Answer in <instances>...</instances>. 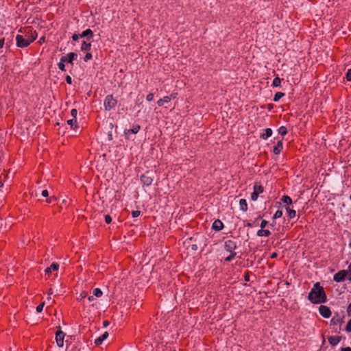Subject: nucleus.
Segmentation results:
<instances>
[{
  "label": "nucleus",
  "mask_w": 351,
  "mask_h": 351,
  "mask_svg": "<svg viewBox=\"0 0 351 351\" xmlns=\"http://www.w3.org/2000/svg\"><path fill=\"white\" fill-rule=\"evenodd\" d=\"M19 32L23 33V30L22 29H20ZM24 33H25V36L19 34L16 36V46L21 48L29 46L30 43L36 40L38 36L36 31L33 32L30 29H25Z\"/></svg>",
  "instance_id": "nucleus-1"
},
{
  "label": "nucleus",
  "mask_w": 351,
  "mask_h": 351,
  "mask_svg": "<svg viewBox=\"0 0 351 351\" xmlns=\"http://www.w3.org/2000/svg\"><path fill=\"white\" fill-rule=\"evenodd\" d=\"M308 299L313 304L324 303L326 301V295L319 282H316L308 295Z\"/></svg>",
  "instance_id": "nucleus-2"
},
{
  "label": "nucleus",
  "mask_w": 351,
  "mask_h": 351,
  "mask_svg": "<svg viewBox=\"0 0 351 351\" xmlns=\"http://www.w3.org/2000/svg\"><path fill=\"white\" fill-rule=\"evenodd\" d=\"M117 104V100L112 95H107L104 100V107L106 110H110Z\"/></svg>",
  "instance_id": "nucleus-3"
},
{
  "label": "nucleus",
  "mask_w": 351,
  "mask_h": 351,
  "mask_svg": "<svg viewBox=\"0 0 351 351\" xmlns=\"http://www.w3.org/2000/svg\"><path fill=\"white\" fill-rule=\"evenodd\" d=\"M263 189L259 183H255L254 186V191L251 194V199L253 201H256L258 199V195L263 193Z\"/></svg>",
  "instance_id": "nucleus-4"
},
{
  "label": "nucleus",
  "mask_w": 351,
  "mask_h": 351,
  "mask_svg": "<svg viewBox=\"0 0 351 351\" xmlns=\"http://www.w3.org/2000/svg\"><path fill=\"white\" fill-rule=\"evenodd\" d=\"M65 337V333L62 331H56V341L57 343V346L60 348L63 347L64 346V339Z\"/></svg>",
  "instance_id": "nucleus-5"
},
{
  "label": "nucleus",
  "mask_w": 351,
  "mask_h": 351,
  "mask_svg": "<svg viewBox=\"0 0 351 351\" xmlns=\"http://www.w3.org/2000/svg\"><path fill=\"white\" fill-rule=\"evenodd\" d=\"M141 180L142 183L145 186H150L153 182V178L151 176L149 172L141 175Z\"/></svg>",
  "instance_id": "nucleus-6"
},
{
  "label": "nucleus",
  "mask_w": 351,
  "mask_h": 351,
  "mask_svg": "<svg viewBox=\"0 0 351 351\" xmlns=\"http://www.w3.org/2000/svg\"><path fill=\"white\" fill-rule=\"evenodd\" d=\"M319 312L320 315L325 318H328L331 315V311L327 306L321 305L319 307Z\"/></svg>",
  "instance_id": "nucleus-7"
},
{
  "label": "nucleus",
  "mask_w": 351,
  "mask_h": 351,
  "mask_svg": "<svg viewBox=\"0 0 351 351\" xmlns=\"http://www.w3.org/2000/svg\"><path fill=\"white\" fill-rule=\"evenodd\" d=\"M224 248L226 251L232 252H234V250L237 248V244L235 241L232 240H227L225 241Z\"/></svg>",
  "instance_id": "nucleus-8"
},
{
  "label": "nucleus",
  "mask_w": 351,
  "mask_h": 351,
  "mask_svg": "<svg viewBox=\"0 0 351 351\" xmlns=\"http://www.w3.org/2000/svg\"><path fill=\"white\" fill-rule=\"evenodd\" d=\"M347 271L341 270L334 275L333 280L336 282H342L347 276Z\"/></svg>",
  "instance_id": "nucleus-9"
},
{
  "label": "nucleus",
  "mask_w": 351,
  "mask_h": 351,
  "mask_svg": "<svg viewBox=\"0 0 351 351\" xmlns=\"http://www.w3.org/2000/svg\"><path fill=\"white\" fill-rule=\"evenodd\" d=\"M140 128H140L139 125H134L132 129L125 130V134L126 136V138H129L130 134H136V133H138L139 130H140Z\"/></svg>",
  "instance_id": "nucleus-10"
},
{
  "label": "nucleus",
  "mask_w": 351,
  "mask_h": 351,
  "mask_svg": "<svg viewBox=\"0 0 351 351\" xmlns=\"http://www.w3.org/2000/svg\"><path fill=\"white\" fill-rule=\"evenodd\" d=\"M93 32L90 29H87L80 34L81 38H86L87 40H90L93 37Z\"/></svg>",
  "instance_id": "nucleus-11"
},
{
  "label": "nucleus",
  "mask_w": 351,
  "mask_h": 351,
  "mask_svg": "<svg viewBox=\"0 0 351 351\" xmlns=\"http://www.w3.org/2000/svg\"><path fill=\"white\" fill-rule=\"evenodd\" d=\"M223 224L219 219H216L212 226V228L215 231H220L223 229Z\"/></svg>",
  "instance_id": "nucleus-12"
},
{
  "label": "nucleus",
  "mask_w": 351,
  "mask_h": 351,
  "mask_svg": "<svg viewBox=\"0 0 351 351\" xmlns=\"http://www.w3.org/2000/svg\"><path fill=\"white\" fill-rule=\"evenodd\" d=\"M341 337L339 336H331L328 338V342L330 345L335 346L337 345L341 341Z\"/></svg>",
  "instance_id": "nucleus-13"
},
{
  "label": "nucleus",
  "mask_w": 351,
  "mask_h": 351,
  "mask_svg": "<svg viewBox=\"0 0 351 351\" xmlns=\"http://www.w3.org/2000/svg\"><path fill=\"white\" fill-rule=\"evenodd\" d=\"M282 141H278L277 144L274 147L273 152L274 154L278 155L280 153L282 149Z\"/></svg>",
  "instance_id": "nucleus-14"
},
{
  "label": "nucleus",
  "mask_w": 351,
  "mask_h": 351,
  "mask_svg": "<svg viewBox=\"0 0 351 351\" xmlns=\"http://www.w3.org/2000/svg\"><path fill=\"white\" fill-rule=\"evenodd\" d=\"M108 337V332H105L102 335L95 340V343L97 346L101 345L103 341Z\"/></svg>",
  "instance_id": "nucleus-15"
},
{
  "label": "nucleus",
  "mask_w": 351,
  "mask_h": 351,
  "mask_svg": "<svg viewBox=\"0 0 351 351\" xmlns=\"http://www.w3.org/2000/svg\"><path fill=\"white\" fill-rule=\"evenodd\" d=\"M91 48V42L90 40H84L83 41L82 45H81V50L82 51H89Z\"/></svg>",
  "instance_id": "nucleus-16"
},
{
  "label": "nucleus",
  "mask_w": 351,
  "mask_h": 351,
  "mask_svg": "<svg viewBox=\"0 0 351 351\" xmlns=\"http://www.w3.org/2000/svg\"><path fill=\"white\" fill-rule=\"evenodd\" d=\"M271 234V232L268 230H263V228H261V230H258L257 235L258 237H269Z\"/></svg>",
  "instance_id": "nucleus-17"
},
{
  "label": "nucleus",
  "mask_w": 351,
  "mask_h": 351,
  "mask_svg": "<svg viewBox=\"0 0 351 351\" xmlns=\"http://www.w3.org/2000/svg\"><path fill=\"white\" fill-rule=\"evenodd\" d=\"M77 57V53H74V52H71L67 54V58H68V60H67V63H69L71 64H73V61L76 59Z\"/></svg>",
  "instance_id": "nucleus-18"
},
{
  "label": "nucleus",
  "mask_w": 351,
  "mask_h": 351,
  "mask_svg": "<svg viewBox=\"0 0 351 351\" xmlns=\"http://www.w3.org/2000/svg\"><path fill=\"white\" fill-rule=\"evenodd\" d=\"M170 101H171V97H169L168 96H165L162 99H160L157 101V104L158 105V106H162L165 103H169Z\"/></svg>",
  "instance_id": "nucleus-19"
},
{
  "label": "nucleus",
  "mask_w": 351,
  "mask_h": 351,
  "mask_svg": "<svg viewBox=\"0 0 351 351\" xmlns=\"http://www.w3.org/2000/svg\"><path fill=\"white\" fill-rule=\"evenodd\" d=\"M239 205H240V208H241V210H243V212L247 211V202H246V200L245 199H240Z\"/></svg>",
  "instance_id": "nucleus-20"
},
{
  "label": "nucleus",
  "mask_w": 351,
  "mask_h": 351,
  "mask_svg": "<svg viewBox=\"0 0 351 351\" xmlns=\"http://www.w3.org/2000/svg\"><path fill=\"white\" fill-rule=\"evenodd\" d=\"M272 134V130L271 128H267L265 130V132L261 134V138L263 139H267Z\"/></svg>",
  "instance_id": "nucleus-21"
},
{
  "label": "nucleus",
  "mask_w": 351,
  "mask_h": 351,
  "mask_svg": "<svg viewBox=\"0 0 351 351\" xmlns=\"http://www.w3.org/2000/svg\"><path fill=\"white\" fill-rule=\"evenodd\" d=\"M286 210L288 213V216L289 218L292 219L295 217L296 212L295 210L291 209L289 207H287Z\"/></svg>",
  "instance_id": "nucleus-22"
},
{
  "label": "nucleus",
  "mask_w": 351,
  "mask_h": 351,
  "mask_svg": "<svg viewBox=\"0 0 351 351\" xmlns=\"http://www.w3.org/2000/svg\"><path fill=\"white\" fill-rule=\"evenodd\" d=\"M284 95H285V94L283 93H281V92L276 93L274 95V101L276 102L279 101Z\"/></svg>",
  "instance_id": "nucleus-23"
},
{
  "label": "nucleus",
  "mask_w": 351,
  "mask_h": 351,
  "mask_svg": "<svg viewBox=\"0 0 351 351\" xmlns=\"http://www.w3.org/2000/svg\"><path fill=\"white\" fill-rule=\"evenodd\" d=\"M282 201L287 204H291L292 203L291 197L288 195H283L282 197Z\"/></svg>",
  "instance_id": "nucleus-24"
},
{
  "label": "nucleus",
  "mask_w": 351,
  "mask_h": 351,
  "mask_svg": "<svg viewBox=\"0 0 351 351\" xmlns=\"http://www.w3.org/2000/svg\"><path fill=\"white\" fill-rule=\"evenodd\" d=\"M278 133L281 134L282 136H285L287 133V128L285 126H281L278 129Z\"/></svg>",
  "instance_id": "nucleus-25"
},
{
  "label": "nucleus",
  "mask_w": 351,
  "mask_h": 351,
  "mask_svg": "<svg viewBox=\"0 0 351 351\" xmlns=\"http://www.w3.org/2000/svg\"><path fill=\"white\" fill-rule=\"evenodd\" d=\"M280 83H281V80L278 77H275L273 80V86L275 87L280 86Z\"/></svg>",
  "instance_id": "nucleus-26"
},
{
  "label": "nucleus",
  "mask_w": 351,
  "mask_h": 351,
  "mask_svg": "<svg viewBox=\"0 0 351 351\" xmlns=\"http://www.w3.org/2000/svg\"><path fill=\"white\" fill-rule=\"evenodd\" d=\"M93 295L96 297H101L102 295V291L100 289L96 288L93 290Z\"/></svg>",
  "instance_id": "nucleus-27"
},
{
  "label": "nucleus",
  "mask_w": 351,
  "mask_h": 351,
  "mask_svg": "<svg viewBox=\"0 0 351 351\" xmlns=\"http://www.w3.org/2000/svg\"><path fill=\"white\" fill-rule=\"evenodd\" d=\"M77 120L76 119H71L67 121V124L71 126V128H73L74 125L76 126Z\"/></svg>",
  "instance_id": "nucleus-28"
},
{
  "label": "nucleus",
  "mask_w": 351,
  "mask_h": 351,
  "mask_svg": "<svg viewBox=\"0 0 351 351\" xmlns=\"http://www.w3.org/2000/svg\"><path fill=\"white\" fill-rule=\"evenodd\" d=\"M236 255H237L236 252H230V254L225 258V261H226V262L231 261Z\"/></svg>",
  "instance_id": "nucleus-29"
},
{
  "label": "nucleus",
  "mask_w": 351,
  "mask_h": 351,
  "mask_svg": "<svg viewBox=\"0 0 351 351\" xmlns=\"http://www.w3.org/2000/svg\"><path fill=\"white\" fill-rule=\"evenodd\" d=\"M282 216V211L278 210L274 215V219H278V218H280Z\"/></svg>",
  "instance_id": "nucleus-30"
},
{
  "label": "nucleus",
  "mask_w": 351,
  "mask_h": 351,
  "mask_svg": "<svg viewBox=\"0 0 351 351\" xmlns=\"http://www.w3.org/2000/svg\"><path fill=\"white\" fill-rule=\"evenodd\" d=\"M87 296V293L85 291H82L80 293L79 296L77 297L78 300H81L84 298H85Z\"/></svg>",
  "instance_id": "nucleus-31"
},
{
  "label": "nucleus",
  "mask_w": 351,
  "mask_h": 351,
  "mask_svg": "<svg viewBox=\"0 0 351 351\" xmlns=\"http://www.w3.org/2000/svg\"><path fill=\"white\" fill-rule=\"evenodd\" d=\"M49 267H51V270L56 271L59 268V265L56 263H53Z\"/></svg>",
  "instance_id": "nucleus-32"
},
{
  "label": "nucleus",
  "mask_w": 351,
  "mask_h": 351,
  "mask_svg": "<svg viewBox=\"0 0 351 351\" xmlns=\"http://www.w3.org/2000/svg\"><path fill=\"white\" fill-rule=\"evenodd\" d=\"M45 306V302H42L41 304H40L37 307H36V311L38 313H40L42 312L43 309V307Z\"/></svg>",
  "instance_id": "nucleus-33"
},
{
  "label": "nucleus",
  "mask_w": 351,
  "mask_h": 351,
  "mask_svg": "<svg viewBox=\"0 0 351 351\" xmlns=\"http://www.w3.org/2000/svg\"><path fill=\"white\" fill-rule=\"evenodd\" d=\"M92 54L89 52L86 53V54L85 55L84 58V60L85 62H87L89 60H90L92 58Z\"/></svg>",
  "instance_id": "nucleus-34"
},
{
  "label": "nucleus",
  "mask_w": 351,
  "mask_h": 351,
  "mask_svg": "<svg viewBox=\"0 0 351 351\" xmlns=\"http://www.w3.org/2000/svg\"><path fill=\"white\" fill-rule=\"evenodd\" d=\"M346 330L348 332H351V319L348 321V322L346 326Z\"/></svg>",
  "instance_id": "nucleus-35"
},
{
  "label": "nucleus",
  "mask_w": 351,
  "mask_h": 351,
  "mask_svg": "<svg viewBox=\"0 0 351 351\" xmlns=\"http://www.w3.org/2000/svg\"><path fill=\"white\" fill-rule=\"evenodd\" d=\"M331 324H333V325H337L338 324L340 323V320L339 319H336L335 317H333L332 319H331Z\"/></svg>",
  "instance_id": "nucleus-36"
},
{
  "label": "nucleus",
  "mask_w": 351,
  "mask_h": 351,
  "mask_svg": "<svg viewBox=\"0 0 351 351\" xmlns=\"http://www.w3.org/2000/svg\"><path fill=\"white\" fill-rule=\"evenodd\" d=\"M347 276L349 280L351 281V263L350 265L348 267V270L347 271Z\"/></svg>",
  "instance_id": "nucleus-37"
},
{
  "label": "nucleus",
  "mask_w": 351,
  "mask_h": 351,
  "mask_svg": "<svg viewBox=\"0 0 351 351\" xmlns=\"http://www.w3.org/2000/svg\"><path fill=\"white\" fill-rule=\"evenodd\" d=\"M154 94L153 93H149L147 97H146V99L147 101H151L154 99Z\"/></svg>",
  "instance_id": "nucleus-38"
},
{
  "label": "nucleus",
  "mask_w": 351,
  "mask_h": 351,
  "mask_svg": "<svg viewBox=\"0 0 351 351\" xmlns=\"http://www.w3.org/2000/svg\"><path fill=\"white\" fill-rule=\"evenodd\" d=\"M140 214H141V212L139 210H133L132 212V216L133 217H137L140 215Z\"/></svg>",
  "instance_id": "nucleus-39"
},
{
  "label": "nucleus",
  "mask_w": 351,
  "mask_h": 351,
  "mask_svg": "<svg viewBox=\"0 0 351 351\" xmlns=\"http://www.w3.org/2000/svg\"><path fill=\"white\" fill-rule=\"evenodd\" d=\"M105 221L106 223H110L112 221V218L109 215L105 216Z\"/></svg>",
  "instance_id": "nucleus-40"
},
{
  "label": "nucleus",
  "mask_w": 351,
  "mask_h": 351,
  "mask_svg": "<svg viewBox=\"0 0 351 351\" xmlns=\"http://www.w3.org/2000/svg\"><path fill=\"white\" fill-rule=\"evenodd\" d=\"M58 68L61 71H65V64L64 63H62V62H60L58 63Z\"/></svg>",
  "instance_id": "nucleus-41"
},
{
  "label": "nucleus",
  "mask_w": 351,
  "mask_h": 351,
  "mask_svg": "<svg viewBox=\"0 0 351 351\" xmlns=\"http://www.w3.org/2000/svg\"><path fill=\"white\" fill-rule=\"evenodd\" d=\"M71 114L72 115V117H73V119H76V117H77V111L76 109H72L71 111Z\"/></svg>",
  "instance_id": "nucleus-42"
},
{
  "label": "nucleus",
  "mask_w": 351,
  "mask_h": 351,
  "mask_svg": "<svg viewBox=\"0 0 351 351\" xmlns=\"http://www.w3.org/2000/svg\"><path fill=\"white\" fill-rule=\"evenodd\" d=\"M67 60H68L67 55L63 56L61 57L60 62L64 64L65 62H67Z\"/></svg>",
  "instance_id": "nucleus-43"
},
{
  "label": "nucleus",
  "mask_w": 351,
  "mask_h": 351,
  "mask_svg": "<svg viewBox=\"0 0 351 351\" xmlns=\"http://www.w3.org/2000/svg\"><path fill=\"white\" fill-rule=\"evenodd\" d=\"M346 79L348 81H351V69H349L347 72Z\"/></svg>",
  "instance_id": "nucleus-44"
},
{
  "label": "nucleus",
  "mask_w": 351,
  "mask_h": 351,
  "mask_svg": "<svg viewBox=\"0 0 351 351\" xmlns=\"http://www.w3.org/2000/svg\"><path fill=\"white\" fill-rule=\"evenodd\" d=\"M65 80H66V82L69 84H72V78L70 75H66V77H65Z\"/></svg>",
  "instance_id": "nucleus-45"
},
{
  "label": "nucleus",
  "mask_w": 351,
  "mask_h": 351,
  "mask_svg": "<svg viewBox=\"0 0 351 351\" xmlns=\"http://www.w3.org/2000/svg\"><path fill=\"white\" fill-rule=\"evenodd\" d=\"M80 37V34H74L73 36H72V39L74 41H76Z\"/></svg>",
  "instance_id": "nucleus-46"
},
{
  "label": "nucleus",
  "mask_w": 351,
  "mask_h": 351,
  "mask_svg": "<svg viewBox=\"0 0 351 351\" xmlns=\"http://www.w3.org/2000/svg\"><path fill=\"white\" fill-rule=\"evenodd\" d=\"M268 221L266 220H263L261 223V228H264L267 225Z\"/></svg>",
  "instance_id": "nucleus-47"
},
{
  "label": "nucleus",
  "mask_w": 351,
  "mask_h": 351,
  "mask_svg": "<svg viewBox=\"0 0 351 351\" xmlns=\"http://www.w3.org/2000/svg\"><path fill=\"white\" fill-rule=\"evenodd\" d=\"M42 195H43V197H48V195H49V192H48V191H47V190H43V191H42Z\"/></svg>",
  "instance_id": "nucleus-48"
},
{
  "label": "nucleus",
  "mask_w": 351,
  "mask_h": 351,
  "mask_svg": "<svg viewBox=\"0 0 351 351\" xmlns=\"http://www.w3.org/2000/svg\"><path fill=\"white\" fill-rule=\"evenodd\" d=\"M177 95H178V94H177L176 93H171V94L169 96H168V97H171V99H176V97H177Z\"/></svg>",
  "instance_id": "nucleus-49"
},
{
  "label": "nucleus",
  "mask_w": 351,
  "mask_h": 351,
  "mask_svg": "<svg viewBox=\"0 0 351 351\" xmlns=\"http://www.w3.org/2000/svg\"><path fill=\"white\" fill-rule=\"evenodd\" d=\"M347 313L349 316L351 315V303L348 306Z\"/></svg>",
  "instance_id": "nucleus-50"
},
{
  "label": "nucleus",
  "mask_w": 351,
  "mask_h": 351,
  "mask_svg": "<svg viewBox=\"0 0 351 351\" xmlns=\"http://www.w3.org/2000/svg\"><path fill=\"white\" fill-rule=\"evenodd\" d=\"M46 274H49L51 272V267H47L45 270Z\"/></svg>",
  "instance_id": "nucleus-51"
},
{
  "label": "nucleus",
  "mask_w": 351,
  "mask_h": 351,
  "mask_svg": "<svg viewBox=\"0 0 351 351\" xmlns=\"http://www.w3.org/2000/svg\"><path fill=\"white\" fill-rule=\"evenodd\" d=\"M277 256H278V254H277L276 252H273V253L270 255V258H276Z\"/></svg>",
  "instance_id": "nucleus-52"
},
{
  "label": "nucleus",
  "mask_w": 351,
  "mask_h": 351,
  "mask_svg": "<svg viewBox=\"0 0 351 351\" xmlns=\"http://www.w3.org/2000/svg\"><path fill=\"white\" fill-rule=\"evenodd\" d=\"M56 199V197H51L50 198L47 199V202L51 203L53 200Z\"/></svg>",
  "instance_id": "nucleus-53"
},
{
  "label": "nucleus",
  "mask_w": 351,
  "mask_h": 351,
  "mask_svg": "<svg viewBox=\"0 0 351 351\" xmlns=\"http://www.w3.org/2000/svg\"><path fill=\"white\" fill-rule=\"evenodd\" d=\"M341 351H351V348L350 347L343 348H341Z\"/></svg>",
  "instance_id": "nucleus-54"
},
{
  "label": "nucleus",
  "mask_w": 351,
  "mask_h": 351,
  "mask_svg": "<svg viewBox=\"0 0 351 351\" xmlns=\"http://www.w3.org/2000/svg\"><path fill=\"white\" fill-rule=\"evenodd\" d=\"M3 44H4V40L0 39V49H1L3 47Z\"/></svg>",
  "instance_id": "nucleus-55"
},
{
  "label": "nucleus",
  "mask_w": 351,
  "mask_h": 351,
  "mask_svg": "<svg viewBox=\"0 0 351 351\" xmlns=\"http://www.w3.org/2000/svg\"><path fill=\"white\" fill-rule=\"evenodd\" d=\"M93 296H94V295L88 296V300L89 302H92V301L94 300V297H93Z\"/></svg>",
  "instance_id": "nucleus-56"
},
{
  "label": "nucleus",
  "mask_w": 351,
  "mask_h": 351,
  "mask_svg": "<svg viewBox=\"0 0 351 351\" xmlns=\"http://www.w3.org/2000/svg\"><path fill=\"white\" fill-rule=\"evenodd\" d=\"M245 281H249L250 280V277H249L248 274H245Z\"/></svg>",
  "instance_id": "nucleus-57"
},
{
  "label": "nucleus",
  "mask_w": 351,
  "mask_h": 351,
  "mask_svg": "<svg viewBox=\"0 0 351 351\" xmlns=\"http://www.w3.org/2000/svg\"><path fill=\"white\" fill-rule=\"evenodd\" d=\"M112 139V135L111 133H109L108 134V140L109 141H111Z\"/></svg>",
  "instance_id": "nucleus-58"
},
{
  "label": "nucleus",
  "mask_w": 351,
  "mask_h": 351,
  "mask_svg": "<svg viewBox=\"0 0 351 351\" xmlns=\"http://www.w3.org/2000/svg\"><path fill=\"white\" fill-rule=\"evenodd\" d=\"M103 324H104V326H107L108 325V321H104Z\"/></svg>",
  "instance_id": "nucleus-59"
},
{
  "label": "nucleus",
  "mask_w": 351,
  "mask_h": 351,
  "mask_svg": "<svg viewBox=\"0 0 351 351\" xmlns=\"http://www.w3.org/2000/svg\"><path fill=\"white\" fill-rule=\"evenodd\" d=\"M52 293H53L52 289H49V291L48 294H49V295H51Z\"/></svg>",
  "instance_id": "nucleus-60"
},
{
  "label": "nucleus",
  "mask_w": 351,
  "mask_h": 351,
  "mask_svg": "<svg viewBox=\"0 0 351 351\" xmlns=\"http://www.w3.org/2000/svg\"><path fill=\"white\" fill-rule=\"evenodd\" d=\"M60 330H61V327L59 326L57 327V331H60Z\"/></svg>",
  "instance_id": "nucleus-61"
},
{
  "label": "nucleus",
  "mask_w": 351,
  "mask_h": 351,
  "mask_svg": "<svg viewBox=\"0 0 351 351\" xmlns=\"http://www.w3.org/2000/svg\"><path fill=\"white\" fill-rule=\"evenodd\" d=\"M3 186V182L1 181H0V187H1Z\"/></svg>",
  "instance_id": "nucleus-62"
},
{
  "label": "nucleus",
  "mask_w": 351,
  "mask_h": 351,
  "mask_svg": "<svg viewBox=\"0 0 351 351\" xmlns=\"http://www.w3.org/2000/svg\"><path fill=\"white\" fill-rule=\"evenodd\" d=\"M247 226H251L252 225H251V223H247Z\"/></svg>",
  "instance_id": "nucleus-63"
},
{
  "label": "nucleus",
  "mask_w": 351,
  "mask_h": 351,
  "mask_svg": "<svg viewBox=\"0 0 351 351\" xmlns=\"http://www.w3.org/2000/svg\"><path fill=\"white\" fill-rule=\"evenodd\" d=\"M169 351H176V350H169Z\"/></svg>",
  "instance_id": "nucleus-64"
}]
</instances>
